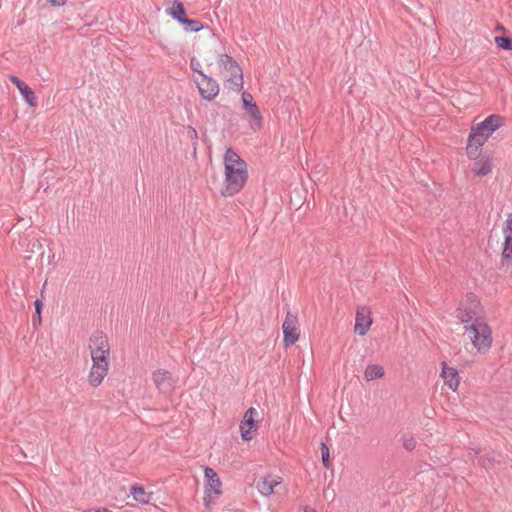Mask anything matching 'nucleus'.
Instances as JSON below:
<instances>
[{"instance_id":"obj_30","label":"nucleus","mask_w":512,"mask_h":512,"mask_svg":"<svg viewBox=\"0 0 512 512\" xmlns=\"http://www.w3.org/2000/svg\"><path fill=\"white\" fill-rule=\"evenodd\" d=\"M304 512H317V511L313 508L305 507Z\"/></svg>"},{"instance_id":"obj_23","label":"nucleus","mask_w":512,"mask_h":512,"mask_svg":"<svg viewBox=\"0 0 512 512\" xmlns=\"http://www.w3.org/2000/svg\"><path fill=\"white\" fill-rule=\"evenodd\" d=\"M495 43L499 48L512 51V39L503 36L495 37Z\"/></svg>"},{"instance_id":"obj_22","label":"nucleus","mask_w":512,"mask_h":512,"mask_svg":"<svg viewBox=\"0 0 512 512\" xmlns=\"http://www.w3.org/2000/svg\"><path fill=\"white\" fill-rule=\"evenodd\" d=\"M305 202L304 194H294L289 197V208L292 210H298L302 207Z\"/></svg>"},{"instance_id":"obj_21","label":"nucleus","mask_w":512,"mask_h":512,"mask_svg":"<svg viewBox=\"0 0 512 512\" xmlns=\"http://www.w3.org/2000/svg\"><path fill=\"white\" fill-rule=\"evenodd\" d=\"M169 15L174 19H177L180 23L186 24L188 22V18L185 17V9L181 2L174 1L173 6L169 11Z\"/></svg>"},{"instance_id":"obj_27","label":"nucleus","mask_w":512,"mask_h":512,"mask_svg":"<svg viewBox=\"0 0 512 512\" xmlns=\"http://www.w3.org/2000/svg\"><path fill=\"white\" fill-rule=\"evenodd\" d=\"M242 101L244 109L257 105L253 99V96L250 93L244 92L242 94Z\"/></svg>"},{"instance_id":"obj_11","label":"nucleus","mask_w":512,"mask_h":512,"mask_svg":"<svg viewBox=\"0 0 512 512\" xmlns=\"http://www.w3.org/2000/svg\"><path fill=\"white\" fill-rule=\"evenodd\" d=\"M257 416H258V412L253 407H250L245 412L243 419L239 425L242 440L250 441L256 435V432L258 429V422L256 419Z\"/></svg>"},{"instance_id":"obj_20","label":"nucleus","mask_w":512,"mask_h":512,"mask_svg":"<svg viewBox=\"0 0 512 512\" xmlns=\"http://www.w3.org/2000/svg\"><path fill=\"white\" fill-rule=\"evenodd\" d=\"M130 492L137 502L141 504H147L150 502L152 493H148L142 486H132Z\"/></svg>"},{"instance_id":"obj_14","label":"nucleus","mask_w":512,"mask_h":512,"mask_svg":"<svg viewBox=\"0 0 512 512\" xmlns=\"http://www.w3.org/2000/svg\"><path fill=\"white\" fill-rule=\"evenodd\" d=\"M444 385L451 391L456 392L460 385V376L456 368L442 362L441 374Z\"/></svg>"},{"instance_id":"obj_26","label":"nucleus","mask_w":512,"mask_h":512,"mask_svg":"<svg viewBox=\"0 0 512 512\" xmlns=\"http://www.w3.org/2000/svg\"><path fill=\"white\" fill-rule=\"evenodd\" d=\"M42 302L40 300L35 301V310L36 315L33 318L34 325H40L41 324V310H42Z\"/></svg>"},{"instance_id":"obj_16","label":"nucleus","mask_w":512,"mask_h":512,"mask_svg":"<svg viewBox=\"0 0 512 512\" xmlns=\"http://www.w3.org/2000/svg\"><path fill=\"white\" fill-rule=\"evenodd\" d=\"M502 233L504 237L502 257L507 261H512V213L504 221Z\"/></svg>"},{"instance_id":"obj_7","label":"nucleus","mask_w":512,"mask_h":512,"mask_svg":"<svg viewBox=\"0 0 512 512\" xmlns=\"http://www.w3.org/2000/svg\"><path fill=\"white\" fill-rule=\"evenodd\" d=\"M204 505L210 508L222 495V481L218 473L211 467H204Z\"/></svg>"},{"instance_id":"obj_13","label":"nucleus","mask_w":512,"mask_h":512,"mask_svg":"<svg viewBox=\"0 0 512 512\" xmlns=\"http://www.w3.org/2000/svg\"><path fill=\"white\" fill-rule=\"evenodd\" d=\"M472 172L477 177H483L490 174L494 168V157L492 154L479 155L473 159Z\"/></svg>"},{"instance_id":"obj_24","label":"nucleus","mask_w":512,"mask_h":512,"mask_svg":"<svg viewBox=\"0 0 512 512\" xmlns=\"http://www.w3.org/2000/svg\"><path fill=\"white\" fill-rule=\"evenodd\" d=\"M322 463L326 469L331 467L329 448L325 443H321Z\"/></svg>"},{"instance_id":"obj_10","label":"nucleus","mask_w":512,"mask_h":512,"mask_svg":"<svg viewBox=\"0 0 512 512\" xmlns=\"http://www.w3.org/2000/svg\"><path fill=\"white\" fill-rule=\"evenodd\" d=\"M283 343L285 347L294 345L300 338V324L296 314L288 311L282 323Z\"/></svg>"},{"instance_id":"obj_3","label":"nucleus","mask_w":512,"mask_h":512,"mask_svg":"<svg viewBox=\"0 0 512 512\" xmlns=\"http://www.w3.org/2000/svg\"><path fill=\"white\" fill-rule=\"evenodd\" d=\"M504 118L498 114H492L483 121L471 127L467 145L466 155L469 159H476L481 152L482 146L488 141L493 133L504 125Z\"/></svg>"},{"instance_id":"obj_17","label":"nucleus","mask_w":512,"mask_h":512,"mask_svg":"<svg viewBox=\"0 0 512 512\" xmlns=\"http://www.w3.org/2000/svg\"><path fill=\"white\" fill-rule=\"evenodd\" d=\"M9 79L18 88L25 102L30 107H35L37 105V97L34 91L25 82L20 80L17 76H10Z\"/></svg>"},{"instance_id":"obj_15","label":"nucleus","mask_w":512,"mask_h":512,"mask_svg":"<svg viewBox=\"0 0 512 512\" xmlns=\"http://www.w3.org/2000/svg\"><path fill=\"white\" fill-rule=\"evenodd\" d=\"M281 483L282 478L280 476L265 475L259 478L256 488L263 497H269L274 494V489Z\"/></svg>"},{"instance_id":"obj_5","label":"nucleus","mask_w":512,"mask_h":512,"mask_svg":"<svg viewBox=\"0 0 512 512\" xmlns=\"http://www.w3.org/2000/svg\"><path fill=\"white\" fill-rule=\"evenodd\" d=\"M225 176L230 189H242L247 181V166L240 156L231 148L224 155Z\"/></svg>"},{"instance_id":"obj_8","label":"nucleus","mask_w":512,"mask_h":512,"mask_svg":"<svg viewBox=\"0 0 512 512\" xmlns=\"http://www.w3.org/2000/svg\"><path fill=\"white\" fill-rule=\"evenodd\" d=\"M190 66L193 71L198 73V77L195 78L199 93L206 100H213L219 94V85L211 77L204 74L201 70V63L196 59H191Z\"/></svg>"},{"instance_id":"obj_6","label":"nucleus","mask_w":512,"mask_h":512,"mask_svg":"<svg viewBox=\"0 0 512 512\" xmlns=\"http://www.w3.org/2000/svg\"><path fill=\"white\" fill-rule=\"evenodd\" d=\"M455 314L456 318L465 325L476 321V319H483L480 298L473 292L466 293L460 299Z\"/></svg>"},{"instance_id":"obj_29","label":"nucleus","mask_w":512,"mask_h":512,"mask_svg":"<svg viewBox=\"0 0 512 512\" xmlns=\"http://www.w3.org/2000/svg\"><path fill=\"white\" fill-rule=\"evenodd\" d=\"M68 0H48V2L54 7H61L67 3Z\"/></svg>"},{"instance_id":"obj_18","label":"nucleus","mask_w":512,"mask_h":512,"mask_svg":"<svg viewBox=\"0 0 512 512\" xmlns=\"http://www.w3.org/2000/svg\"><path fill=\"white\" fill-rule=\"evenodd\" d=\"M246 114L250 117V128L257 132L263 126V117L257 105L245 109Z\"/></svg>"},{"instance_id":"obj_19","label":"nucleus","mask_w":512,"mask_h":512,"mask_svg":"<svg viewBox=\"0 0 512 512\" xmlns=\"http://www.w3.org/2000/svg\"><path fill=\"white\" fill-rule=\"evenodd\" d=\"M385 375L384 367L379 364H369L366 366L363 376L368 382L381 379Z\"/></svg>"},{"instance_id":"obj_1","label":"nucleus","mask_w":512,"mask_h":512,"mask_svg":"<svg viewBox=\"0 0 512 512\" xmlns=\"http://www.w3.org/2000/svg\"><path fill=\"white\" fill-rule=\"evenodd\" d=\"M87 349L91 358L87 383L97 388L104 382L111 365V345L108 336L101 331L94 332L88 339Z\"/></svg>"},{"instance_id":"obj_25","label":"nucleus","mask_w":512,"mask_h":512,"mask_svg":"<svg viewBox=\"0 0 512 512\" xmlns=\"http://www.w3.org/2000/svg\"><path fill=\"white\" fill-rule=\"evenodd\" d=\"M417 446V441L413 436H404L403 437V447L407 451H413Z\"/></svg>"},{"instance_id":"obj_9","label":"nucleus","mask_w":512,"mask_h":512,"mask_svg":"<svg viewBox=\"0 0 512 512\" xmlns=\"http://www.w3.org/2000/svg\"><path fill=\"white\" fill-rule=\"evenodd\" d=\"M151 380L159 394L170 396L175 391L178 378L164 368L155 369L151 374Z\"/></svg>"},{"instance_id":"obj_2","label":"nucleus","mask_w":512,"mask_h":512,"mask_svg":"<svg viewBox=\"0 0 512 512\" xmlns=\"http://www.w3.org/2000/svg\"><path fill=\"white\" fill-rule=\"evenodd\" d=\"M205 62L224 79L225 85L232 90L243 87V72L236 60L220 50L210 51L205 56Z\"/></svg>"},{"instance_id":"obj_12","label":"nucleus","mask_w":512,"mask_h":512,"mask_svg":"<svg viewBox=\"0 0 512 512\" xmlns=\"http://www.w3.org/2000/svg\"><path fill=\"white\" fill-rule=\"evenodd\" d=\"M373 323L371 309L360 306L356 310L354 332L359 336H365Z\"/></svg>"},{"instance_id":"obj_4","label":"nucleus","mask_w":512,"mask_h":512,"mask_svg":"<svg viewBox=\"0 0 512 512\" xmlns=\"http://www.w3.org/2000/svg\"><path fill=\"white\" fill-rule=\"evenodd\" d=\"M464 335L478 353L488 352L493 345L492 329L484 318L464 325Z\"/></svg>"},{"instance_id":"obj_28","label":"nucleus","mask_w":512,"mask_h":512,"mask_svg":"<svg viewBox=\"0 0 512 512\" xmlns=\"http://www.w3.org/2000/svg\"><path fill=\"white\" fill-rule=\"evenodd\" d=\"M185 25H188L189 29L191 31H195V32L201 30L202 27H203L202 24L199 21H197V20H190V19H188V22H186Z\"/></svg>"}]
</instances>
